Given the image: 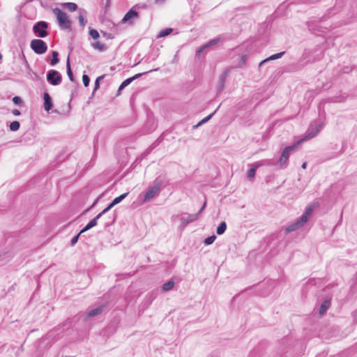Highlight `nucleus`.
I'll return each mask as SVG.
<instances>
[{
  "instance_id": "f257e3e1",
  "label": "nucleus",
  "mask_w": 357,
  "mask_h": 357,
  "mask_svg": "<svg viewBox=\"0 0 357 357\" xmlns=\"http://www.w3.org/2000/svg\"><path fill=\"white\" fill-rule=\"evenodd\" d=\"M54 15L56 17L59 26L62 30H71L72 22L67 14L59 8L52 10Z\"/></svg>"
},
{
  "instance_id": "f03ea898",
  "label": "nucleus",
  "mask_w": 357,
  "mask_h": 357,
  "mask_svg": "<svg viewBox=\"0 0 357 357\" xmlns=\"http://www.w3.org/2000/svg\"><path fill=\"white\" fill-rule=\"evenodd\" d=\"M49 23L45 21H38L36 22L32 28L35 36L43 38L49 36Z\"/></svg>"
},
{
  "instance_id": "7ed1b4c3",
  "label": "nucleus",
  "mask_w": 357,
  "mask_h": 357,
  "mask_svg": "<svg viewBox=\"0 0 357 357\" xmlns=\"http://www.w3.org/2000/svg\"><path fill=\"white\" fill-rule=\"evenodd\" d=\"M290 348L289 337L285 336L279 342L277 350L274 351L272 357H281L287 354Z\"/></svg>"
},
{
  "instance_id": "20e7f679",
  "label": "nucleus",
  "mask_w": 357,
  "mask_h": 357,
  "mask_svg": "<svg viewBox=\"0 0 357 357\" xmlns=\"http://www.w3.org/2000/svg\"><path fill=\"white\" fill-rule=\"evenodd\" d=\"M30 47L37 54H45L47 50V45L40 38L33 39L30 43Z\"/></svg>"
},
{
  "instance_id": "39448f33",
  "label": "nucleus",
  "mask_w": 357,
  "mask_h": 357,
  "mask_svg": "<svg viewBox=\"0 0 357 357\" xmlns=\"http://www.w3.org/2000/svg\"><path fill=\"white\" fill-rule=\"evenodd\" d=\"M289 158H272L265 160L266 165L275 166L277 169H284L288 165Z\"/></svg>"
},
{
  "instance_id": "423d86ee",
  "label": "nucleus",
  "mask_w": 357,
  "mask_h": 357,
  "mask_svg": "<svg viewBox=\"0 0 357 357\" xmlns=\"http://www.w3.org/2000/svg\"><path fill=\"white\" fill-rule=\"evenodd\" d=\"M47 81L53 86L59 85L62 81L61 75L56 70H50L47 73Z\"/></svg>"
},
{
  "instance_id": "0eeeda50",
  "label": "nucleus",
  "mask_w": 357,
  "mask_h": 357,
  "mask_svg": "<svg viewBox=\"0 0 357 357\" xmlns=\"http://www.w3.org/2000/svg\"><path fill=\"white\" fill-rule=\"evenodd\" d=\"M321 128L322 126L320 123H316L315 125L311 124L306 131L305 135L301 139H303L304 142L316 137L321 131Z\"/></svg>"
},
{
  "instance_id": "6e6552de",
  "label": "nucleus",
  "mask_w": 357,
  "mask_h": 357,
  "mask_svg": "<svg viewBox=\"0 0 357 357\" xmlns=\"http://www.w3.org/2000/svg\"><path fill=\"white\" fill-rule=\"evenodd\" d=\"M268 347V342L263 340L250 353L248 357H261Z\"/></svg>"
},
{
  "instance_id": "1a4fd4ad",
  "label": "nucleus",
  "mask_w": 357,
  "mask_h": 357,
  "mask_svg": "<svg viewBox=\"0 0 357 357\" xmlns=\"http://www.w3.org/2000/svg\"><path fill=\"white\" fill-rule=\"evenodd\" d=\"M169 181L165 174L159 175L158 177L155 178L153 182V187L155 189H157L159 192L164 188L166 185H167Z\"/></svg>"
},
{
  "instance_id": "9d476101",
  "label": "nucleus",
  "mask_w": 357,
  "mask_h": 357,
  "mask_svg": "<svg viewBox=\"0 0 357 357\" xmlns=\"http://www.w3.org/2000/svg\"><path fill=\"white\" fill-rule=\"evenodd\" d=\"M264 165H266L265 160L259 161L255 163L250 165V168L248 171L247 178L249 180H252V178H254L257 168Z\"/></svg>"
},
{
  "instance_id": "9b49d317",
  "label": "nucleus",
  "mask_w": 357,
  "mask_h": 357,
  "mask_svg": "<svg viewBox=\"0 0 357 357\" xmlns=\"http://www.w3.org/2000/svg\"><path fill=\"white\" fill-rule=\"evenodd\" d=\"M198 219V214H188L185 213V215L181 218V227L183 228L186 227L187 225L195 222Z\"/></svg>"
},
{
  "instance_id": "f8f14e48",
  "label": "nucleus",
  "mask_w": 357,
  "mask_h": 357,
  "mask_svg": "<svg viewBox=\"0 0 357 357\" xmlns=\"http://www.w3.org/2000/svg\"><path fill=\"white\" fill-rule=\"evenodd\" d=\"M302 142H303V139H300L296 142L293 143L291 145L286 146L280 156H289V155L291 154L293 151L296 149Z\"/></svg>"
},
{
  "instance_id": "ddd939ff",
  "label": "nucleus",
  "mask_w": 357,
  "mask_h": 357,
  "mask_svg": "<svg viewBox=\"0 0 357 357\" xmlns=\"http://www.w3.org/2000/svg\"><path fill=\"white\" fill-rule=\"evenodd\" d=\"M220 40V38L218 37V38H213L212 40H211L210 41H208L207 43H206L205 45L201 46L196 52V56H200L201 55V53L204 50H206V48L209 47H211V46H213V45H215L216 44H218Z\"/></svg>"
},
{
  "instance_id": "4468645a",
  "label": "nucleus",
  "mask_w": 357,
  "mask_h": 357,
  "mask_svg": "<svg viewBox=\"0 0 357 357\" xmlns=\"http://www.w3.org/2000/svg\"><path fill=\"white\" fill-rule=\"evenodd\" d=\"M159 192H160L157 189H155L153 186L149 187L144 195L142 202L146 203L149 202L152 198L158 195Z\"/></svg>"
},
{
  "instance_id": "2eb2a0df",
  "label": "nucleus",
  "mask_w": 357,
  "mask_h": 357,
  "mask_svg": "<svg viewBox=\"0 0 357 357\" xmlns=\"http://www.w3.org/2000/svg\"><path fill=\"white\" fill-rule=\"evenodd\" d=\"M305 223L301 221L298 218L296 222L290 224L285 228V234H288L292 231H294L300 228H301Z\"/></svg>"
},
{
  "instance_id": "dca6fc26",
  "label": "nucleus",
  "mask_w": 357,
  "mask_h": 357,
  "mask_svg": "<svg viewBox=\"0 0 357 357\" xmlns=\"http://www.w3.org/2000/svg\"><path fill=\"white\" fill-rule=\"evenodd\" d=\"M44 100V109L46 112H49L53 107V101L50 95L47 92L43 94Z\"/></svg>"
},
{
  "instance_id": "f3484780",
  "label": "nucleus",
  "mask_w": 357,
  "mask_h": 357,
  "mask_svg": "<svg viewBox=\"0 0 357 357\" xmlns=\"http://www.w3.org/2000/svg\"><path fill=\"white\" fill-rule=\"evenodd\" d=\"M139 17V13L135 10L131 8L130 10L127 12V13L123 17L121 22H130L133 18H137Z\"/></svg>"
},
{
  "instance_id": "a211bd4d",
  "label": "nucleus",
  "mask_w": 357,
  "mask_h": 357,
  "mask_svg": "<svg viewBox=\"0 0 357 357\" xmlns=\"http://www.w3.org/2000/svg\"><path fill=\"white\" fill-rule=\"evenodd\" d=\"M314 211V206L310 205L308 206L306 208L303 214L299 218L301 222L303 223H306L308 221L310 216L312 215Z\"/></svg>"
},
{
  "instance_id": "6ab92c4d",
  "label": "nucleus",
  "mask_w": 357,
  "mask_h": 357,
  "mask_svg": "<svg viewBox=\"0 0 357 357\" xmlns=\"http://www.w3.org/2000/svg\"><path fill=\"white\" fill-rule=\"evenodd\" d=\"M100 218V215H97L95 218L91 219L86 225L80 230V233H84L85 231L89 230L93 227L96 226L98 224V220Z\"/></svg>"
},
{
  "instance_id": "aec40b11",
  "label": "nucleus",
  "mask_w": 357,
  "mask_h": 357,
  "mask_svg": "<svg viewBox=\"0 0 357 357\" xmlns=\"http://www.w3.org/2000/svg\"><path fill=\"white\" fill-rule=\"evenodd\" d=\"M284 53H285L284 52H281L273 54V55L268 56V58L262 60L259 63V68L261 67L263 65H264L265 63H266L267 62H268L270 61H273V60H275V59L281 58L284 54Z\"/></svg>"
},
{
  "instance_id": "412c9836",
  "label": "nucleus",
  "mask_w": 357,
  "mask_h": 357,
  "mask_svg": "<svg viewBox=\"0 0 357 357\" xmlns=\"http://www.w3.org/2000/svg\"><path fill=\"white\" fill-rule=\"evenodd\" d=\"M106 307V305H101L94 309H91V310H88L87 312V316L89 317H95L96 315H98L100 314V313H102V312L103 311V310Z\"/></svg>"
},
{
  "instance_id": "4be33fe9",
  "label": "nucleus",
  "mask_w": 357,
  "mask_h": 357,
  "mask_svg": "<svg viewBox=\"0 0 357 357\" xmlns=\"http://www.w3.org/2000/svg\"><path fill=\"white\" fill-rule=\"evenodd\" d=\"M331 304V298H325L321 304L319 309V314H324L326 310L330 307Z\"/></svg>"
},
{
  "instance_id": "5701e85b",
  "label": "nucleus",
  "mask_w": 357,
  "mask_h": 357,
  "mask_svg": "<svg viewBox=\"0 0 357 357\" xmlns=\"http://www.w3.org/2000/svg\"><path fill=\"white\" fill-rule=\"evenodd\" d=\"M227 77V72H225L223 73L220 77V79H219V82H218V86H217V91L218 93H220L224 87H225V81H226V78Z\"/></svg>"
},
{
  "instance_id": "b1692460",
  "label": "nucleus",
  "mask_w": 357,
  "mask_h": 357,
  "mask_svg": "<svg viewBox=\"0 0 357 357\" xmlns=\"http://www.w3.org/2000/svg\"><path fill=\"white\" fill-rule=\"evenodd\" d=\"M86 15V11L84 9L80 8L79 9V15H78V20L79 25L82 27H84L86 24V20H85V16Z\"/></svg>"
},
{
  "instance_id": "393cba45",
  "label": "nucleus",
  "mask_w": 357,
  "mask_h": 357,
  "mask_svg": "<svg viewBox=\"0 0 357 357\" xmlns=\"http://www.w3.org/2000/svg\"><path fill=\"white\" fill-rule=\"evenodd\" d=\"M62 7L68 10L70 12H73L77 10L78 6L75 3L66 2L61 4Z\"/></svg>"
},
{
  "instance_id": "a878e982",
  "label": "nucleus",
  "mask_w": 357,
  "mask_h": 357,
  "mask_svg": "<svg viewBox=\"0 0 357 357\" xmlns=\"http://www.w3.org/2000/svg\"><path fill=\"white\" fill-rule=\"evenodd\" d=\"M66 71H67V75H68L69 79L73 82H75V77H74L73 73L71 67H70L69 58H68L67 61H66Z\"/></svg>"
},
{
  "instance_id": "bb28decb",
  "label": "nucleus",
  "mask_w": 357,
  "mask_h": 357,
  "mask_svg": "<svg viewBox=\"0 0 357 357\" xmlns=\"http://www.w3.org/2000/svg\"><path fill=\"white\" fill-rule=\"evenodd\" d=\"M174 281L173 280H170L162 284V289L163 291H169L174 287Z\"/></svg>"
},
{
  "instance_id": "cd10ccee",
  "label": "nucleus",
  "mask_w": 357,
  "mask_h": 357,
  "mask_svg": "<svg viewBox=\"0 0 357 357\" xmlns=\"http://www.w3.org/2000/svg\"><path fill=\"white\" fill-rule=\"evenodd\" d=\"M92 47L94 49L99 50L100 52H105L107 49V46L105 44L99 41H96V43H92Z\"/></svg>"
},
{
  "instance_id": "c85d7f7f",
  "label": "nucleus",
  "mask_w": 357,
  "mask_h": 357,
  "mask_svg": "<svg viewBox=\"0 0 357 357\" xmlns=\"http://www.w3.org/2000/svg\"><path fill=\"white\" fill-rule=\"evenodd\" d=\"M59 62V53L56 51L52 52V59L50 63L52 66L56 65Z\"/></svg>"
},
{
  "instance_id": "c756f323",
  "label": "nucleus",
  "mask_w": 357,
  "mask_h": 357,
  "mask_svg": "<svg viewBox=\"0 0 357 357\" xmlns=\"http://www.w3.org/2000/svg\"><path fill=\"white\" fill-rule=\"evenodd\" d=\"M227 229V224L225 221L221 222L217 229H216V233L218 235H222L223 234Z\"/></svg>"
},
{
  "instance_id": "7c9ffc66",
  "label": "nucleus",
  "mask_w": 357,
  "mask_h": 357,
  "mask_svg": "<svg viewBox=\"0 0 357 357\" xmlns=\"http://www.w3.org/2000/svg\"><path fill=\"white\" fill-rule=\"evenodd\" d=\"M173 31V29L172 28H166L165 29L161 30L158 35V38H162L169 36Z\"/></svg>"
},
{
  "instance_id": "2f4dec72",
  "label": "nucleus",
  "mask_w": 357,
  "mask_h": 357,
  "mask_svg": "<svg viewBox=\"0 0 357 357\" xmlns=\"http://www.w3.org/2000/svg\"><path fill=\"white\" fill-rule=\"evenodd\" d=\"M220 107V105H219L218 107V108L213 112H212L211 114H210L209 115H208L207 116H206L205 118L202 119L199 122V125H202V124L208 122L213 116V115L215 114V112H217V110L219 109Z\"/></svg>"
},
{
  "instance_id": "473e14b6",
  "label": "nucleus",
  "mask_w": 357,
  "mask_h": 357,
  "mask_svg": "<svg viewBox=\"0 0 357 357\" xmlns=\"http://www.w3.org/2000/svg\"><path fill=\"white\" fill-rule=\"evenodd\" d=\"M20 127V123L17 121H14L11 122L9 126L10 130L13 132L18 130Z\"/></svg>"
},
{
  "instance_id": "72a5a7b5",
  "label": "nucleus",
  "mask_w": 357,
  "mask_h": 357,
  "mask_svg": "<svg viewBox=\"0 0 357 357\" xmlns=\"http://www.w3.org/2000/svg\"><path fill=\"white\" fill-rule=\"evenodd\" d=\"M105 76V75H102L96 78V79L95 81L94 89H93V91L92 94H93L95 93V91L100 88V82L104 79Z\"/></svg>"
},
{
  "instance_id": "f704fd0d",
  "label": "nucleus",
  "mask_w": 357,
  "mask_h": 357,
  "mask_svg": "<svg viewBox=\"0 0 357 357\" xmlns=\"http://www.w3.org/2000/svg\"><path fill=\"white\" fill-rule=\"evenodd\" d=\"M215 239H216L215 235L213 234V235L209 236L204 239V243L206 245H211L215 241Z\"/></svg>"
},
{
  "instance_id": "c9c22d12",
  "label": "nucleus",
  "mask_w": 357,
  "mask_h": 357,
  "mask_svg": "<svg viewBox=\"0 0 357 357\" xmlns=\"http://www.w3.org/2000/svg\"><path fill=\"white\" fill-rule=\"evenodd\" d=\"M248 56L246 54L241 56L237 65L238 67L242 68L243 66H245L248 61Z\"/></svg>"
},
{
  "instance_id": "e433bc0d",
  "label": "nucleus",
  "mask_w": 357,
  "mask_h": 357,
  "mask_svg": "<svg viewBox=\"0 0 357 357\" xmlns=\"http://www.w3.org/2000/svg\"><path fill=\"white\" fill-rule=\"evenodd\" d=\"M129 192H125L122 195H121L119 197H115L113 201L116 204H119L120 202H121L128 195Z\"/></svg>"
},
{
  "instance_id": "4c0bfd02",
  "label": "nucleus",
  "mask_w": 357,
  "mask_h": 357,
  "mask_svg": "<svg viewBox=\"0 0 357 357\" xmlns=\"http://www.w3.org/2000/svg\"><path fill=\"white\" fill-rule=\"evenodd\" d=\"M109 218L110 219V221H108L105 224V228L109 227V226L112 225L116 222V214L114 213L113 214L112 217H109Z\"/></svg>"
},
{
  "instance_id": "58836bf2",
  "label": "nucleus",
  "mask_w": 357,
  "mask_h": 357,
  "mask_svg": "<svg viewBox=\"0 0 357 357\" xmlns=\"http://www.w3.org/2000/svg\"><path fill=\"white\" fill-rule=\"evenodd\" d=\"M89 35L94 40H97L100 37L98 31L94 29H91L89 30Z\"/></svg>"
},
{
  "instance_id": "ea45409f",
  "label": "nucleus",
  "mask_w": 357,
  "mask_h": 357,
  "mask_svg": "<svg viewBox=\"0 0 357 357\" xmlns=\"http://www.w3.org/2000/svg\"><path fill=\"white\" fill-rule=\"evenodd\" d=\"M82 234V233H80L79 231L77 235L72 238L70 243L71 246H74L77 243L79 238Z\"/></svg>"
},
{
  "instance_id": "a19ab883",
  "label": "nucleus",
  "mask_w": 357,
  "mask_h": 357,
  "mask_svg": "<svg viewBox=\"0 0 357 357\" xmlns=\"http://www.w3.org/2000/svg\"><path fill=\"white\" fill-rule=\"evenodd\" d=\"M157 70L158 69H154V70H149L148 72H144V73L136 74L134 76L131 77L130 79H132V82H133L136 79H138V78L141 77L143 75L147 74V73H151L152 71H155Z\"/></svg>"
},
{
  "instance_id": "79ce46f5",
  "label": "nucleus",
  "mask_w": 357,
  "mask_h": 357,
  "mask_svg": "<svg viewBox=\"0 0 357 357\" xmlns=\"http://www.w3.org/2000/svg\"><path fill=\"white\" fill-rule=\"evenodd\" d=\"M13 102L16 105H21L22 104V100L20 96H14L13 98Z\"/></svg>"
},
{
  "instance_id": "37998d69",
  "label": "nucleus",
  "mask_w": 357,
  "mask_h": 357,
  "mask_svg": "<svg viewBox=\"0 0 357 357\" xmlns=\"http://www.w3.org/2000/svg\"><path fill=\"white\" fill-rule=\"evenodd\" d=\"M82 81L84 86H88L90 83V77L86 75H83L82 76Z\"/></svg>"
},
{
  "instance_id": "c03bdc74",
  "label": "nucleus",
  "mask_w": 357,
  "mask_h": 357,
  "mask_svg": "<svg viewBox=\"0 0 357 357\" xmlns=\"http://www.w3.org/2000/svg\"><path fill=\"white\" fill-rule=\"evenodd\" d=\"M351 70H352V68L351 67H350V66H344L340 70V72L342 73H349L350 72H351Z\"/></svg>"
},
{
  "instance_id": "a18cd8bd",
  "label": "nucleus",
  "mask_w": 357,
  "mask_h": 357,
  "mask_svg": "<svg viewBox=\"0 0 357 357\" xmlns=\"http://www.w3.org/2000/svg\"><path fill=\"white\" fill-rule=\"evenodd\" d=\"M132 82V79H130V77L127 78L125 79L121 84L122 87H126L128 86L131 82Z\"/></svg>"
},
{
  "instance_id": "49530a36",
  "label": "nucleus",
  "mask_w": 357,
  "mask_h": 357,
  "mask_svg": "<svg viewBox=\"0 0 357 357\" xmlns=\"http://www.w3.org/2000/svg\"><path fill=\"white\" fill-rule=\"evenodd\" d=\"M112 208L109 207V205H107V206L106 208H105L100 213H99L98 215H100V218L105 215V213H107L109 210H111Z\"/></svg>"
},
{
  "instance_id": "de8ad7c7",
  "label": "nucleus",
  "mask_w": 357,
  "mask_h": 357,
  "mask_svg": "<svg viewBox=\"0 0 357 357\" xmlns=\"http://www.w3.org/2000/svg\"><path fill=\"white\" fill-rule=\"evenodd\" d=\"M102 36L107 40H109V39H113L114 38V35L112 33H110L102 32Z\"/></svg>"
},
{
  "instance_id": "09e8293b",
  "label": "nucleus",
  "mask_w": 357,
  "mask_h": 357,
  "mask_svg": "<svg viewBox=\"0 0 357 357\" xmlns=\"http://www.w3.org/2000/svg\"><path fill=\"white\" fill-rule=\"evenodd\" d=\"M208 357H221L220 353L218 351H213L211 352Z\"/></svg>"
},
{
  "instance_id": "8fccbe9b",
  "label": "nucleus",
  "mask_w": 357,
  "mask_h": 357,
  "mask_svg": "<svg viewBox=\"0 0 357 357\" xmlns=\"http://www.w3.org/2000/svg\"><path fill=\"white\" fill-rule=\"evenodd\" d=\"M310 54V50H305L304 52H303V54L302 55V59L303 60H305L308 57Z\"/></svg>"
},
{
  "instance_id": "3c124183",
  "label": "nucleus",
  "mask_w": 357,
  "mask_h": 357,
  "mask_svg": "<svg viewBox=\"0 0 357 357\" xmlns=\"http://www.w3.org/2000/svg\"><path fill=\"white\" fill-rule=\"evenodd\" d=\"M206 202H204V204L202 205V208H200V210L199 211V212L197 213L198 214V217L199 216V215L203 212V211L206 208Z\"/></svg>"
},
{
  "instance_id": "603ef678",
  "label": "nucleus",
  "mask_w": 357,
  "mask_h": 357,
  "mask_svg": "<svg viewBox=\"0 0 357 357\" xmlns=\"http://www.w3.org/2000/svg\"><path fill=\"white\" fill-rule=\"evenodd\" d=\"M12 114L15 116H19L21 114V112L19 109H14L13 111H12Z\"/></svg>"
},
{
  "instance_id": "864d4df0",
  "label": "nucleus",
  "mask_w": 357,
  "mask_h": 357,
  "mask_svg": "<svg viewBox=\"0 0 357 357\" xmlns=\"http://www.w3.org/2000/svg\"><path fill=\"white\" fill-rule=\"evenodd\" d=\"M352 316L354 317V322H357V310L354 311L352 313Z\"/></svg>"
},
{
  "instance_id": "5fc2aeb1",
  "label": "nucleus",
  "mask_w": 357,
  "mask_h": 357,
  "mask_svg": "<svg viewBox=\"0 0 357 357\" xmlns=\"http://www.w3.org/2000/svg\"><path fill=\"white\" fill-rule=\"evenodd\" d=\"M166 0H155L156 4H163Z\"/></svg>"
},
{
  "instance_id": "6e6d98bb",
  "label": "nucleus",
  "mask_w": 357,
  "mask_h": 357,
  "mask_svg": "<svg viewBox=\"0 0 357 357\" xmlns=\"http://www.w3.org/2000/svg\"><path fill=\"white\" fill-rule=\"evenodd\" d=\"M108 205L112 208L116 204L112 200Z\"/></svg>"
},
{
  "instance_id": "4d7b16f0",
  "label": "nucleus",
  "mask_w": 357,
  "mask_h": 357,
  "mask_svg": "<svg viewBox=\"0 0 357 357\" xmlns=\"http://www.w3.org/2000/svg\"><path fill=\"white\" fill-rule=\"evenodd\" d=\"M271 179H272V177H271V176H267V177L266 178V183H269V182H271Z\"/></svg>"
},
{
  "instance_id": "13d9d810",
  "label": "nucleus",
  "mask_w": 357,
  "mask_h": 357,
  "mask_svg": "<svg viewBox=\"0 0 357 357\" xmlns=\"http://www.w3.org/2000/svg\"><path fill=\"white\" fill-rule=\"evenodd\" d=\"M307 26H308V29H309L310 30L312 29H313V27H312V22H309V23L307 24Z\"/></svg>"
},
{
  "instance_id": "bf43d9fd",
  "label": "nucleus",
  "mask_w": 357,
  "mask_h": 357,
  "mask_svg": "<svg viewBox=\"0 0 357 357\" xmlns=\"http://www.w3.org/2000/svg\"><path fill=\"white\" fill-rule=\"evenodd\" d=\"M22 59H23V60L24 61V63L28 66V65H29L28 61H27V60L26 59V57H25V56H24V54H22Z\"/></svg>"
},
{
  "instance_id": "052dcab7",
  "label": "nucleus",
  "mask_w": 357,
  "mask_h": 357,
  "mask_svg": "<svg viewBox=\"0 0 357 357\" xmlns=\"http://www.w3.org/2000/svg\"><path fill=\"white\" fill-rule=\"evenodd\" d=\"M306 166H307V162H304L302 165H301V167L303 169H305L306 168Z\"/></svg>"
},
{
  "instance_id": "680f3d73",
  "label": "nucleus",
  "mask_w": 357,
  "mask_h": 357,
  "mask_svg": "<svg viewBox=\"0 0 357 357\" xmlns=\"http://www.w3.org/2000/svg\"><path fill=\"white\" fill-rule=\"evenodd\" d=\"M123 89H125V87H122L121 86V84L119 86V89H118V93H119L121 91H122Z\"/></svg>"
},
{
  "instance_id": "e2e57ef3",
  "label": "nucleus",
  "mask_w": 357,
  "mask_h": 357,
  "mask_svg": "<svg viewBox=\"0 0 357 357\" xmlns=\"http://www.w3.org/2000/svg\"><path fill=\"white\" fill-rule=\"evenodd\" d=\"M201 125H199V123L195 126H192L193 129H196L199 126H200Z\"/></svg>"
},
{
  "instance_id": "0e129e2a",
  "label": "nucleus",
  "mask_w": 357,
  "mask_h": 357,
  "mask_svg": "<svg viewBox=\"0 0 357 357\" xmlns=\"http://www.w3.org/2000/svg\"><path fill=\"white\" fill-rule=\"evenodd\" d=\"M98 200V198H97V199L95 200V202H93V205L91 206V207H93V206H94L96 205V204L97 203Z\"/></svg>"
},
{
  "instance_id": "69168bd1",
  "label": "nucleus",
  "mask_w": 357,
  "mask_h": 357,
  "mask_svg": "<svg viewBox=\"0 0 357 357\" xmlns=\"http://www.w3.org/2000/svg\"><path fill=\"white\" fill-rule=\"evenodd\" d=\"M2 54L0 52V63H1V61H2Z\"/></svg>"
},
{
  "instance_id": "338daca9",
  "label": "nucleus",
  "mask_w": 357,
  "mask_h": 357,
  "mask_svg": "<svg viewBox=\"0 0 357 357\" xmlns=\"http://www.w3.org/2000/svg\"><path fill=\"white\" fill-rule=\"evenodd\" d=\"M141 7H142V8H146V4H143Z\"/></svg>"
},
{
  "instance_id": "774afa93",
  "label": "nucleus",
  "mask_w": 357,
  "mask_h": 357,
  "mask_svg": "<svg viewBox=\"0 0 357 357\" xmlns=\"http://www.w3.org/2000/svg\"><path fill=\"white\" fill-rule=\"evenodd\" d=\"M309 62H311V60H310V59H309V60H307V61H306V63H309Z\"/></svg>"
}]
</instances>
